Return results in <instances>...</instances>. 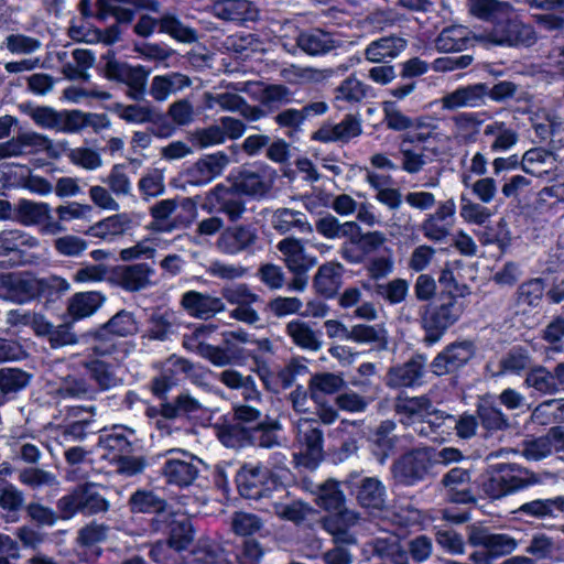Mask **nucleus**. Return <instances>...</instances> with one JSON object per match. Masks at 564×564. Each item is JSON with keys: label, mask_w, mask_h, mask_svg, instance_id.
<instances>
[{"label": "nucleus", "mask_w": 564, "mask_h": 564, "mask_svg": "<svg viewBox=\"0 0 564 564\" xmlns=\"http://www.w3.org/2000/svg\"><path fill=\"white\" fill-rule=\"evenodd\" d=\"M297 46L307 55H325L339 46V41L333 34L321 29L302 32L296 37Z\"/></svg>", "instance_id": "4c0bfd02"}, {"label": "nucleus", "mask_w": 564, "mask_h": 564, "mask_svg": "<svg viewBox=\"0 0 564 564\" xmlns=\"http://www.w3.org/2000/svg\"><path fill=\"white\" fill-rule=\"evenodd\" d=\"M315 228L316 231L326 239H349L355 230H359V225L354 220L341 223L334 215L326 214L316 220Z\"/></svg>", "instance_id": "3c124183"}, {"label": "nucleus", "mask_w": 564, "mask_h": 564, "mask_svg": "<svg viewBox=\"0 0 564 564\" xmlns=\"http://www.w3.org/2000/svg\"><path fill=\"white\" fill-rule=\"evenodd\" d=\"M109 501L100 495L95 484L77 486L69 494L57 500L56 508L61 512V520H70L77 513L94 516L109 510Z\"/></svg>", "instance_id": "39448f33"}, {"label": "nucleus", "mask_w": 564, "mask_h": 564, "mask_svg": "<svg viewBox=\"0 0 564 564\" xmlns=\"http://www.w3.org/2000/svg\"><path fill=\"white\" fill-rule=\"evenodd\" d=\"M346 386L345 379L337 373L321 372L314 375L308 383L312 399L317 400L322 394H334Z\"/></svg>", "instance_id": "052dcab7"}, {"label": "nucleus", "mask_w": 564, "mask_h": 564, "mask_svg": "<svg viewBox=\"0 0 564 564\" xmlns=\"http://www.w3.org/2000/svg\"><path fill=\"white\" fill-rule=\"evenodd\" d=\"M48 395L55 404L72 400L93 401L97 398V389L85 378L69 375L62 378L57 386L52 384Z\"/></svg>", "instance_id": "412c9836"}, {"label": "nucleus", "mask_w": 564, "mask_h": 564, "mask_svg": "<svg viewBox=\"0 0 564 564\" xmlns=\"http://www.w3.org/2000/svg\"><path fill=\"white\" fill-rule=\"evenodd\" d=\"M217 379L228 389L239 390L246 401L261 400V392L251 375H243L235 368H227L217 375Z\"/></svg>", "instance_id": "58836bf2"}, {"label": "nucleus", "mask_w": 564, "mask_h": 564, "mask_svg": "<svg viewBox=\"0 0 564 564\" xmlns=\"http://www.w3.org/2000/svg\"><path fill=\"white\" fill-rule=\"evenodd\" d=\"M491 23L489 29L479 34L481 41L507 46L530 45L534 42L532 29L517 19L511 7Z\"/></svg>", "instance_id": "423d86ee"}, {"label": "nucleus", "mask_w": 564, "mask_h": 564, "mask_svg": "<svg viewBox=\"0 0 564 564\" xmlns=\"http://www.w3.org/2000/svg\"><path fill=\"white\" fill-rule=\"evenodd\" d=\"M333 75L332 69H317L313 67H302L290 65L281 70V76L290 84L303 85L310 83H322Z\"/></svg>", "instance_id": "6e6d98bb"}, {"label": "nucleus", "mask_w": 564, "mask_h": 564, "mask_svg": "<svg viewBox=\"0 0 564 564\" xmlns=\"http://www.w3.org/2000/svg\"><path fill=\"white\" fill-rule=\"evenodd\" d=\"M271 226L280 235L291 232L311 235L314 231L313 225L304 213L288 207H281L273 212Z\"/></svg>", "instance_id": "473e14b6"}, {"label": "nucleus", "mask_w": 564, "mask_h": 564, "mask_svg": "<svg viewBox=\"0 0 564 564\" xmlns=\"http://www.w3.org/2000/svg\"><path fill=\"white\" fill-rule=\"evenodd\" d=\"M524 384L544 395L564 393V362H558L553 370L542 365L531 367Z\"/></svg>", "instance_id": "aec40b11"}, {"label": "nucleus", "mask_w": 564, "mask_h": 564, "mask_svg": "<svg viewBox=\"0 0 564 564\" xmlns=\"http://www.w3.org/2000/svg\"><path fill=\"white\" fill-rule=\"evenodd\" d=\"M227 545L208 538L199 539L193 551L194 561L197 564H234L237 555L231 554Z\"/></svg>", "instance_id": "e433bc0d"}, {"label": "nucleus", "mask_w": 564, "mask_h": 564, "mask_svg": "<svg viewBox=\"0 0 564 564\" xmlns=\"http://www.w3.org/2000/svg\"><path fill=\"white\" fill-rule=\"evenodd\" d=\"M394 411L400 417V422L410 426L426 413L433 411V403L427 395L420 397H398L394 401Z\"/></svg>", "instance_id": "c9c22d12"}, {"label": "nucleus", "mask_w": 564, "mask_h": 564, "mask_svg": "<svg viewBox=\"0 0 564 564\" xmlns=\"http://www.w3.org/2000/svg\"><path fill=\"white\" fill-rule=\"evenodd\" d=\"M23 111L40 128L69 133L72 110L58 111L50 106L26 105Z\"/></svg>", "instance_id": "7c9ffc66"}, {"label": "nucleus", "mask_w": 564, "mask_h": 564, "mask_svg": "<svg viewBox=\"0 0 564 564\" xmlns=\"http://www.w3.org/2000/svg\"><path fill=\"white\" fill-rule=\"evenodd\" d=\"M15 210L22 225L37 226L42 235L55 236L66 231L65 226L53 223L51 206L47 203L20 199Z\"/></svg>", "instance_id": "2eb2a0df"}, {"label": "nucleus", "mask_w": 564, "mask_h": 564, "mask_svg": "<svg viewBox=\"0 0 564 564\" xmlns=\"http://www.w3.org/2000/svg\"><path fill=\"white\" fill-rule=\"evenodd\" d=\"M110 127V120L106 113L84 112L74 109L70 113L69 133H79L86 128L99 132Z\"/></svg>", "instance_id": "680f3d73"}, {"label": "nucleus", "mask_w": 564, "mask_h": 564, "mask_svg": "<svg viewBox=\"0 0 564 564\" xmlns=\"http://www.w3.org/2000/svg\"><path fill=\"white\" fill-rule=\"evenodd\" d=\"M39 246V240L20 229H3L0 231V256L22 252Z\"/></svg>", "instance_id": "603ef678"}, {"label": "nucleus", "mask_w": 564, "mask_h": 564, "mask_svg": "<svg viewBox=\"0 0 564 564\" xmlns=\"http://www.w3.org/2000/svg\"><path fill=\"white\" fill-rule=\"evenodd\" d=\"M426 365L427 359L424 355H415L408 361L391 367L386 376V384L392 389L421 386L426 373Z\"/></svg>", "instance_id": "a211bd4d"}, {"label": "nucleus", "mask_w": 564, "mask_h": 564, "mask_svg": "<svg viewBox=\"0 0 564 564\" xmlns=\"http://www.w3.org/2000/svg\"><path fill=\"white\" fill-rule=\"evenodd\" d=\"M258 229L250 224H234L227 226L219 234L215 246L226 256L252 253L259 242Z\"/></svg>", "instance_id": "9b49d317"}, {"label": "nucleus", "mask_w": 564, "mask_h": 564, "mask_svg": "<svg viewBox=\"0 0 564 564\" xmlns=\"http://www.w3.org/2000/svg\"><path fill=\"white\" fill-rule=\"evenodd\" d=\"M477 415L481 426L488 432H498L509 429L508 416L500 408L490 402L484 401L477 406Z\"/></svg>", "instance_id": "69168bd1"}, {"label": "nucleus", "mask_w": 564, "mask_h": 564, "mask_svg": "<svg viewBox=\"0 0 564 564\" xmlns=\"http://www.w3.org/2000/svg\"><path fill=\"white\" fill-rule=\"evenodd\" d=\"M532 357L523 347H513L501 357L498 364V370L491 373V377H501L506 373L520 375L523 370L531 367Z\"/></svg>", "instance_id": "864d4df0"}, {"label": "nucleus", "mask_w": 564, "mask_h": 564, "mask_svg": "<svg viewBox=\"0 0 564 564\" xmlns=\"http://www.w3.org/2000/svg\"><path fill=\"white\" fill-rule=\"evenodd\" d=\"M349 340L358 344H375L379 347H386L388 332L382 324H357L350 327Z\"/></svg>", "instance_id": "e2e57ef3"}, {"label": "nucleus", "mask_w": 564, "mask_h": 564, "mask_svg": "<svg viewBox=\"0 0 564 564\" xmlns=\"http://www.w3.org/2000/svg\"><path fill=\"white\" fill-rule=\"evenodd\" d=\"M0 285L6 291L4 299L17 304L32 301L43 290V281L30 273L0 274Z\"/></svg>", "instance_id": "dca6fc26"}, {"label": "nucleus", "mask_w": 564, "mask_h": 564, "mask_svg": "<svg viewBox=\"0 0 564 564\" xmlns=\"http://www.w3.org/2000/svg\"><path fill=\"white\" fill-rule=\"evenodd\" d=\"M165 519L164 529L161 531L167 532L169 545L176 551L185 550L194 539V530L191 520L171 510Z\"/></svg>", "instance_id": "f704fd0d"}, {"label": "nucleus", "mask_w": 564, "mask_h": 564, "mask_svg": "<svg viewBox=\"0 0 564 564\" xmlns=\"http://www.w3.org/2000/svg\"><path fill=\"white\" fill-rule=\"evenodd\" d=\"M135 440L134 430L127 426H113L109 433L99 436V446L113 453H129Z\"/></svg>", "instance_id": "5fc2aeb1"}, {"label": "nucleus", "mask_w": 564, "mask_h": 564, "mask_svg": "<svg viewBox=\"0 0 564 564\" xmlns=\"http://www.w3.org/2000/svg\"><path fill=\"white\" fill-rule=\"evenodd\" d=\"M273 512L282 520L291 521L296 524L302 523L313 512V508L301 500L290 502L272 501Z\"/></svg>", "instance_id": "774afa93"}, {"label": "nucleus", "mask_w": 564, "mask_h": 564, "mask_svg": "<svg viewBox=\"0 0 564 564\" xmlns=\"http://www.w3.org/2000/svg\"><path fill=\"white\" fill-rule=\"evenodd\" d=\"M182 326L181 315L174 311H155L148 321L145 337L151 340L165 341L177 334Z\"/></svg>", "instance_id": "72a5a7b5"}, {"label": "nucleus", "mask_w": 564, "mask_h": 564, "mask_svg": "<svg viewBox=\"0 0 564 564\" xmlns=\"http://www.w3.org/2000/svg\"><path fill=\"white\" fill-rule=\"evenodd\" d=\"M160 33L183 44H193L199 41L198 31L182 21L172 12H164L160 17Z\"/></svg>", "instance_id": "a19ab883"}, {"label": "nucleus", "mask_w": 564, "mask_h": 564, "mask_svg": "<svg viewBox=\"0 0 564 564\" xmlns=\"http://www.w3.org/2000/svg\"><path fill=\"white\" fill-rule=\"evenodd\" d=\"M212 11L216 18L238 24L254 22L259 19L258 8L249 0H217Z\"/></svg>", "instance_id": "a878e982"}, {"label": "nucleus", "mask_w": 564, "mask_h": 564, "mask_svg": "<svg viewBox=\"0 0 564 564\" xmlns=\"http://www.w3.org/2000/svg\"><path fill=\"white\" fill-rule=\"evenodd\" d=\"M409 290V281L402 278H395L386 283H376L373 286V293L390 305L405 301Z\"/></svg>", "instance_id": "338daca9"}, {"label": "nucleus", "mask_w": 564, "mask_h": 564, "mask_svg": "<svg viewBox=\"0 0 564 564\" xmlns=\"http://www.w3.org/2000/svg\"><path fill=\"white\" fill-rule=\"evenodd\" d=\"M292 343L303 350L318 351L323 347L322 334L302 319H292L285 325Z\"/></svg>", "instance_id": "ea45409f"}, {"label": "nucleus", "mask_w": 564, "mask_h": 564, "mask_svg": "<svg viewBox=\"0 0 564 564\" xmlns=\"http://www.w3.org/2000/svg\"><path fill=\"white\" fill-rule=\"evenodd\" d=\"M220 294L221 297H218L198 291H187L182 295L180 304L189 316L209 319L226 311L225 300L235 306L229 312V317L250 326L261 321L259 312L253 308V304L260 302V296L252 292L248 284L226 285L220 290Z\"/></svg>", "instance_id": "f257e3e1"}, {"label": "nucleus", "mask_w": 564, "mask_h": 564, "mask_svg": "<svg viewBox=\"0 0 564 564\" xmlns=\"http://www.w3.org/2000/svg\"><path fill=\"white\" fill-rule=\"evenodd\" d=\"M51 144V139L44 134L34 131L23 132L0 143V160L34 154L47 150Z\"/></svg>", "instance_id": "5701e85b"}, {"label": "nucleus", "mask_w": 564, "mask_h": 564, "mask_svg": "<svg viewBox=\"0 0 564 564\" xmlns=\"http://www.w3.org/2000/svg\"><path fill=\"white\" fill-rule=\"evenodd\" d=\"M193 85L189 76L180 72L155 75L149 86V95L156 102H165L171 96L182 93Z\"/></svg>", "instance_id": "cd10ccee"}, {"label": "nucleus", "mask_w": 564, "mask_h": 564, "mask_svg": "<svg viewBox=\"0 0 564 564\" xmlns=\"http://www.w3.org/2000/svg\"><path fill=\"white\" fill-rule=\"evenodd\" d=\"M316 495V503L327 511H336L345 507V495L339 488V482L328 479L316 486L314 491Z\"/></svg>", "instance_id": "13d9d810"}, {"label": "nucleus", "mask_w": 564, "mask_h": 564, "mask_svg": "<svg viewBox=\"0 0 564 564\" xmlns=\"http://www.w3.org/2000/svg\"><path fill=\"white\" fill-rule=\"evenodd\" d=\"M452 123L454 139L458 142L471 143L479 134L482 120L476 112H460L452 118Z\"/></svg>", "instance_id": "8fccbe9b"}, {"label": "nucleus", "mask_w": 564, "mask_h": 564, "mask_svg": "<svg viewBox=\"0 0 564 564\" xmlns=\"http://www.w3.org/2000/svg\"><path fill=\"white\" fill-rule=\"evenodd\" d=\"M166 454L169 457L162 467L166 482L178 487L192 485L202 470L203 462L180 448L170 449Z\"/></svg>", "instance_id": "1a4fd4ad"}, {"label": "nucleus", "mask_w": 564, "mask_h": 564, "mask_svg": "<svg viewBox=\"0 0 564 564\" xmlns=\"http://www.w3.org/2000/svg\"><path fill=\"white\" fill-rule=\"evenodd\" d=\"M83 367L88 371L90 379L96 383L97 391H108L122 384V379L117 375L111 364L100 359H91L85 361Z\"/></svg>", "instance_id": "a18cd8bd"}, {"label": "nucleus", "mask_w": 564, "mask_h": 564, "mask_svg": "<svg viewBox=\"0 0 564 564\" xmlns=\"http://www.w3.org/2000/svg\"><path fill=\"white\" fill-rule=\"evenodd\" d=\"M128 507L132 513H154L155 517L150 522L151 529L155 532L164 529L165 518L170 511L169 503L154 491L137 490L130 496Z\"/></svg>", "instance_id": "f3484780"}, {"label": "nucleus", "mask_w": 564, "mask_h": 564, "mask_svg": "<svg viewBox=\"0 0 564 564\" xmlns=\"http://www.w3.org/2000/svg\"><path fill=\"white\" fill-rule=\"evenodd\" d=\"M535 482L536 477L527 468L517 464H498L482 481L481 489L486 497L499 499Z\"/></svg>", "instance_id": "7ed1b4c3"}, {"label": "nucleus", "mask_w": 564, "mask_h": 564, "mask_svg": "<svg viewBox=\"0 0 564 564\" xmlns=\"http://www.w3.org/2000/svg\"><path fill=\"white\" fill-rule=\"evenodd\" d=\"M362 133L361 120L355 115H346L336 124H324L314 132L313 139L321 142L347 143Z\"/></svg>", "instance_id": "c756f323"}, {"label": "nucleus", "mask_w": 564, "mask_h": 564, "mask_svg": "<svg viewBox=\"0 0 564 564\" xmlns=\"http://www.w3.org/2000/svg\"><path fill=\"white\" fill-rule=\"evenodd\" d=\"M282 426L278 420L264 416V420L253 426H249L248 445L272 448L281 444L279 432Z\"/></svg>", "instance_id": "79ce46f5"}, {"label": "nucleus", "mask_w": 564, "mask_h": 564, "mask_svg": "<svg viewBox=\"0 0 564 564\" xmlns=\"http://www.w3.org/2000/svg\"><path fill=\"white\" fill-rule=\"evenodd\" d=\"M489 93L488 85L484 83L460 86L445 94L441 99L442 109L454 111L462 108H477L485 105Z\"/></svg>", "instance_id": "4be33fe9"}, {"label": "nucleus", "mask_w": 564, "mask_h": 564, "mask_svg": "<svg viewBox=\"0 0 564 564\" xmlns=\"http://www.w3.org/2000/svg\"><path fill=\"white\" fill-rule=\"evenodd\" d=\"M104 302L105 296L100 292H78L68 300L67 312L78 321L93 315Z\"/></svg>", "instance_id": "de8ad7c7"}, {"label": "nucleus", "mask_w": 564, "mask_h": 564, "mask_svg": "<svg viewBox=\"0 0 564 564\" xmlns=\"http://www.w3.org/2000/svg\"><path fill=\"white\" fill-rule=\"evenodd\" d=\"M470 41L469 31L463 25H452L444 29L437 36L435 44L442 52H458L467 47Z\"/></svg>", "instance_id": "4d7b16f0"}, {"label": "nucleus", "mask_w": 564, "mask_h": 564, "mask_svg": "<svg viewBox=\"0 0 564 564\" xmlns=\"http://www.w3.org/2000/svg\"><path fill=\"white\" fill-rule=\"evenodd\" d=\"M154 269L148 263L119 265L113 272L116 283L126 291L137 292L152 284Z\"/></svg>", "instance_id": "2f4dec72"}, {"label": "nucleus", "mask_w": 564, "mask_h": 564, "mask_svg": "<svg viewBox=\"0 0 564 564\" xmlns=\"http://www.w3.org/2000/svg\"><path fill=\"white\" fill-rule=\"evenodd\" d=\"M476 355V346L471 340H456L444 347L430 367L434 375L441 377L456 372L465 367Z\"/></svg>", "instance_id": "ddd939ff"}, {"label": "nucleus", "mask_w": 564, "mask_h": 564, "mask_svg": "<svg viewBox=\"0 0 564 564\" xmlns=\"http://www.w3.org/2000/svg\"><path fill=\"white\" fill-rule=\"evenodd\" d=\"M471 290L465 283H456L448 292H443L437 302L427 303L419 310V321L424 330L423 343L432 346L438 343L445 333L454 326L465 312L459 297L470 295Z\"/></svg>", "instance_id": "f03ea898"}, {"label": "nucleus", "mask_w": 564, "mask_h": 564, "mask_svg": "<svg viewBox=\"0 0 564 564\" xmlns=\"http://www.w3.org/2000/svg\"><path fill=\"white\" fill-rule=\"evenodd\" d=\"M203 409L202 403L188 392L178 394L173 402H165L161 405L160 413L165 419H176L182 415L196 413Z\"/></svg>", "instance_id": "0e129e2a"}, {"label": "nucleus", "mask_w": 564, "mask_h": 564, "mask_svg": "<svg viewBox=\"0 0 564 564\" xmlns=\"http://www.w3.org/2000/svg\"><path fill=\"white\" fill-rule=\"evenodd\" d=\"M484 137L490 138L492 152H507L519 142V133L505 121L495 120L484 128Z\"/></svg>", "instance_id": "37998d69"}, {"label": "nucleus", "mask_w": 564, "mask_h": 564, "mask_svg": "<svg viewBox=\"0 0 564 564\" xmlns=\"http://www.w3.org/2000/svg\"><path fill=\"white\" fill-rule=\"evenodd\" d=\"M106 76L128 86V97L134 101L144 99L145 86L150 72L143 66H132L115 58H109L105 65Z\"/></svg>", "instance_id": "f8f14e48"}, {"label": "nucleus", "mask_w": 564, "mask_h": 564, "mask_svg": "<svg viewBox=\"0 0 564 564\" xmlns=\"http://www.w3.org/2000/svg\"><path fill=\"white\" fill-rule=\"evenodd\" d=\"M297 466L315 469L324 458V433L315 419L303 417L294 423Z\"/></svg>", "instance_id": "20e7f679"}, {"label": "nucleus", "mask_w": 564, "mask_h": 564, "mask_svg": "<svg viewBox=\"0 0 564 564\" xmlns=\"http://www.w3.org/2000/svg\"><path fill=\"white\" fill-rule=\"evenodd\" d=\"M56 58L62 64V73L66 78L70 80H88L89 74L87 70L95 62L94 55L88 50L58 51Z\"/></svg>", "instance_id": "bb28decb"}, {"label": "nucleus", "mask_w": 564, "mask_h": 564, "mask_svg": "<svg viewBox=\"0 0 564 564\" xmlns=\"http://www.w3.org/2000/svg\"><path fill=\"white\" fill-rule=\"evenodd\" d=\"M202 209L208 214L218 212L232 224L243 219L247 213L246 202L236 191V187L223 183L217 184L206 193Z\"/></svg>", "instance_id": "6e6552de"}, {"label": "nucleus", "mask_w": 564, "mask_h": 564, "mask_svg": "<svg viewBox=\"0 0 564 564\" xmlns=\"http://www.w3.org/2000/svg\"><path fill=\"white\" fill-rule=\"evenodd\" d=\"M31 380V375L18 368L0 369V404L7 395L15 394L24 389Z\"/></svg>", "instance_id": "bf43d9fd"}, {"label": "nucleus", "mask_w": 564, "mask_h": 564, "mask_svg": "<svg viewBox=\"0 0 564 564\" xmlns=\"http://www.w3.org/2000/svg\"><path fill=\"white\" fill-rule=\"evenodd\" d=\"M344 267L338 262H327L322 264L315 276L314 288L325 297H333L341 285Z\"/></svg>", "instance_id": "c03bdc74"}, {"label": "nucleus", "mask_w": 564, "mask_h": 564, "mask_svg": "<svg viewBox=\"0 0 564 564\" xmlns=\"http://www.w3.org/2000/svg\"><path fill=\"white\" fill-rule=\"evenodd\" d=\"M357 503L369 510H382L386 506V486L377 477L361 476L357 471L350 473L344 480Z\"/></svg>", "instance_id": "9d476101"}, {"label": "nucleus", "mask_w": 564, "mask_h": 564, "mask_svg": "<svg viewBox=\"0 0 564 564\" xmlns=\"http://www.w3.org/2000/svg\"><path fill=\"white\" fill-rule=\"evenodd\" d=\"M408 47L405 37L391 34L370 42L365 51V58L370 63L381 64L399 57Z\"/></svg>", "instance_id": "c85d7f7f"}, {"label": "nucleus", "mask_w": 564, "mask_h": 564, "mask_svg": "<svg viewBox=\"0 0 564 564\" xmlns=\"http://www.w3.org/2000/svg\"><path fill=\"white\" fill-rule=\"evenodd\" d=\"M230 160L227 153L218 151L196 160L182 172L183 178L193 186H205L219 177Z\"/></svg>", "instance_id": "4468645a"}, {"label": "nucleus", "mask_w": 564, "mask_h": 564, "mask_svg": "<svg viewBox=\"0 0 564 564\" xmlns=\"http://www.w3.org/2000/svg\"><path fill=\"white\" fill-rule=\"evenodd\" d=\"M269 478V469L262 465L245 464L237 473L239 492L246 499L258 500L267 496L264 484Z\"/></svg>", "instance_id": "b1692460"}, {"label": "nucleus", "mask_w": 564, "mask_h": 564, "mask_svg": "<svg viewBox=\"0 0 564 564\" xmlns=\"http://www.w3.org/2000/svg\"><path fill=\"white\" fill-rule=\"evenodd\" d=\"M276 249L290 272H307L317 262L315 257L306 252L303 241L293 236L280 240Z\"/></svg>", "instance_id": "393cba45"}, {"label": "nucleus", "mask_w": 564, "mask_h": 564, "mask_svg": "<svg viewBox=\"0 0 564 564\" xmlns=\"http://www.w3.org/2000/svg\"><path fill=\"white\" fill-rule=\"evenodd\" d=\"M132 220L128 214H115L93 225L87 234L104 240L124 234L131 228Z\"/></svg>", "instance_id": "09e8293b"}, {"label": "nucleus", "mask_w": 564, "mask_h": 564, "mask_svg": "<svg viewBox=\"0 0 564 564\" xmlns=\"http://www.w3.org/2000/svg\"><path fill=\"white\" fill-rule=\"evenodd\" d=\"M434 460L429 447L412 449L400 456L391 466V473L398 484L414 486L433 477Z\"/></svg>", "instance_id": "0eeeda50"}, {"label": "nucleus", "mask_w": 564, "mask_h": 564, "mask_svg": "<svg viewBox=\"0 0 564 564\" xmlns=\"http://www.w3.org/2000/svg\"><path fill=\"white\" fill-rule=\"evenodd\" d=\"M470 469L454 467L443 475L440 485L445 491L447 501L458 505H469L477 502L470 489Z\"/></svg>", "instance_id": "6ab92c4d"}, {"label": "nucleus", "mask_w": 564, "mask_h": 564, "mask_svg": "<svg viewBox=\"0 0 564 564\" xmlns=\"http://www.w3.org/2000/svg\"><path fill=\"white\" fill-rule=\"evenodd\" d=\"M521 167L528 174L542 177L556 169V158L545 149H530L522 156Z\"/></svg>", "instance_id": "49530a36"}]
</instances>
